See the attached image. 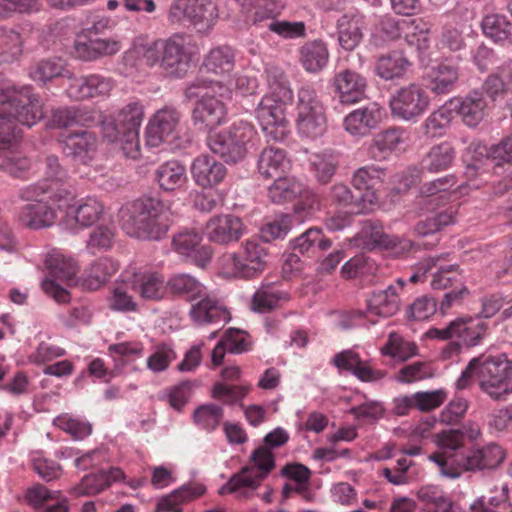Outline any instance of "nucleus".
<instances>
[{"instance_id": "423d86ee", "label": "nucleus", "mask_w": 512, "mask_h": 512, "mask_svg": "<svg viewBox=\"0 0 512 512\" xmlns=\"http://www.w3.org/2000/svg\"><path fill=\"white\" fill-rule=\"evenodd\" d=\"M255 135L253 127L247 122L234 123L228 129L210 133L207 145L210 151L226 163L242 161L248 153V145Z\"/></svg>"}, {"instance_id": "e433bc0d", "label": "nucleus", "mask_w": 512, "mask_h": 512, "mask_svg": "<svg viewBox=\"0 0 512 512\" xmlns=\"http://www.w3.org/2000/svg\"><path fill=\"white\" fill-rule=\"evenodd\" d=\"M329 52L322 40L304 43L299 49V61L304 69L311 73L321 71L327 64Z\"/></svg>"}, {"instance_id": "3c124183", "label": "nucleus", "mask_w": 512, "mask_h": 512, "mask_svg": "<svg viewBox=\"0 0 512 512\" xmlns=\"http://www.w3.org/2000/svg\"><path fill=\"white\" fill-rule=\"evenodd\" d=\"M481 27L484 34L495 42L512 40V21L504 15L492 14L485 16Z\"/></svg>"}, {"instance_id": "f704fd0d", "label": "nucleus", "mask_w": 512, "mask_h": 512, "mask_svg": "<svg viewBox=\"0 0 512 512\" xmlns=\"http://www.w3.org/2000/svg\"><path fill=\"white\" fill-rule=\"evenodd\" d=\"M287 300V294L280 290L275 283L262 284L251 298L250 308L257 313H270L279 308L282 301Z\"/></svg>"}, {"instance_id": "6ab92c4d", "label": "nucleus", "mask_w": 512, "mask_h": 512, "mask_svg": "<svg viewBox=\"0 0 512 512\" xmlns=\"http://www.w3.org/2000/svg\"><path fill=\"white\" fill-rule=\"evenodd\" d=\"M385 169L367 165L358 168L352 176V185L359 194L360 203H364L367 209L377 201L376 189L383 183Z\"/></svg>"}, {"instance_id": "4468645a", "label": "nucleus", "mask_w": 512, "mask_h": 512, "mask_svg": "<svg viewBox=\"0 0 512 512\" xmlns=\"http://www.w3.org/2000/svg\"><path fill=\"white\" fill-rule=\"evenodd\" d=\"M486 330L487 325L483 321L476 322L472 318L459 317L444 328H431L427 335L441 340L457 338L464 345L472 347L480 343Z\"/></svg>"}, {"instance_id": "09e8293b", "label": "nucleus", "mask_w": 512, "mask_h": 512, "mask_svg": "<svg viewBox=\"0 0 512 512\" xmlns=\"http://www.w3.org/2000/svg\"><path fill=\"white\" fill-rule=\"evenodd\" d=\"M339 44L345 50L351 51L358 46L362 39L359 20L355 16L343 15L337 22Z\"/></svg>"}, {"instance_id": "c03bdc74", "label": "nucleus", "mask_w": 512, "mask_h": 512, "mask_svg": "<svg viewBox=\"0 0 512 512\" xmlns=\"http://www.w3.org/2000/svg\"><path fill=\"white\" fill-rule=\"evenodd\" d=\"M291 248L304 254L309 251H325L332 246V241L325 237L322 230L316 227L307 229L290 242Z\"/></svg>"}, {"instance_id": "7ed1b4c3", "label": "nucleus", "mask_w": 512, "mask_h": 512, "mask_svg": "<svg viewBox=\"0 0 512 512\" xmlns=\"http://www.w3.org/2000/svg\"><path fill=\"white\" fill-rule=\"evenodd\" d=\"M266 74L270 93L261 99L255 113L266 135L281 140L285 136V111L286 105L292 101V90L283 71L269 68Z\"/></svg>"}, {"instance_id": "bf43d9fd", "label": "nucleus", "mask_w": 512, "mask_h": 512, "mask_svg": "<svg viewBox=\"0 0 512 512\" xmlns=\"http://www.w3.org/2000/svg\"><path fill=\"white\" fill-rule=\"evenodd\" d=\"M434 376V370L429 362L416 361L403 366L397 372L395 379L402 383H412Z\"/></svg>"}, {"instance_id": "6e6552de", "label": "nucleus", "mask_w": 512, "mask_h": 512, "mask_svg": "<svg viewBox=\"0 0 512 512\" xmlns=\"http://www.w3.org/2000/svg\"><path fill=\"white\" fill-rule=\"evenodd\" d=\"M216 18L217 8L211 0H175L168 11L170 23L192 27L200 34L208 33Z\"/></svg>"}, {"instance_id": "c756f323", "label": "nucleus", "mask_w": 512, "mask_h": 512, "mask_svg": "<svg viewBox=\"0 0 512 512\" xmlns=\"http://www.w3.org/2000/svg\"><path fill=\"white\" fill-rule=\"evenodd\" d=\"M128 285L142 299L150 301L161 300L167 291L163 277L157 272L135 273Z\"/></svg>"}, {"instance_id": "c9c22d12", "label": "nucleus", "mask_w": 512, "mask_h": 512, "mask_svg": "<svg viewBox=\"0 0 512 512\" xmlns=\"http://www.w3.org/2000/svg\"><path fill=\"white\" fill-rule=\"evenodd\" d=\"M404 134L401 128L396 127H391L377 133L370 145L371 157L376 160L386 158L388 154L405 144Z\"/></svg>"}, {"instance_id": "8fccbe9b", "label": "nucleus", "mask_w": 512, "mask_h": 512, "mask_svg": "<svg viewBox=\"0 0 512 512\" xmlns=\"http://www.w3.org/2000/svg\"><path fill=\"white\" fill-rule=\"evenodd\" d=\"M263 480L264 479L260 478L259 474L255 472V467L244 466L238 473L230 477L229 481L220 488L219 493H234L243 488L254 491L260 486Z\"/></svg>"}, {"instance_id": "ddd939ff", "label": "nucleus", "mask_w": 512, "mask_h": 512, "mask_svg": "<svg viewBox=\"0 0 512 512\" xmlns=\"http://www.w3.org/2000/svg\"><path fill=\"white\" fill-rule=\"evenodd\" d=\"M429 104L426 89L416 83L397 89L389 101L392 115L405 121H413L424 114Z\"/></svg>"}, {"instance_id": "7c9ffc66", "label": "nucleus", "mask_w": 512, "mask_h": 512, "mask_svg": "<svg viewBox=\"0 0 512 512\" xmlns=\"http://www.w3.org/2000/svg\"><path fill=\"white\" fill-rule=\"evenodd\" d=\"M226 114L227 110L224 103L211 96L196 102L192 111V120L194 124H201L212 129L224 122Z\"/></svg>"}, {"instance_id": "0eeeda50", "label": "nucleus", "mask_w": 512, "mask_h": 512, "mask_svg": "<svg viewBox=\"0 0 512 512\" xmlns=\"http://www.w3.org/2000/svg\"><path fill=\"white\" fill-rule=\"evenodd\" d=\"M477 362V379L482 392L494 400L508 394V384L512 378V361L505 354L480 355Z\"/></svg>"}, {"instance_id": "473e14b6", "label": "nucleus", "mask_w": 512, "mask_h": 512, "mask_svg": "<svg viewBox=\"0 0 512 512\" xmlns=\"http://www.w3.org/2000/svg\"><path fill=\"white\" fill-rule=\"evenodd\" d=\"M205 491L206 488L201 484L183 485L170 494L161 497L156 504L155 512H182L181 505L183 503L203 495Z\"/></svg>"}, {"instance_id": "9b49d317", "label": "nucleus", "mask_w": 512, "mask_h": 512, "mask_svg": "<svg viewBox=\"0 0 512 512\" xmlns=\"http://www.w3.org/2000/svg\"><path fill=\"white\" fill-rule=\"evenodd\" d=\"M159 44L162 45L160 67L165 75L174 79L184 78L192 62L190 37L185 33L177 32L160 40Z\"/></svg>"}, {"instance_id": "a19ab883", "label": "nucleus", "mask_w": 512, "mask_h": 512, "mask_svg": "<svg viewBox=\"0 0 512 512\" xmlns=\"http://www.w3.org/2000/svg\"><path fill=\"white\" fill-rule=\"evenodd\" d=\"M235 55L229 46H218L210 50L203 61L208 72L216 75L229 74L234 69Z\"/></svg>"}, {"instance_id": "37998d69", "label": "nucleus", "mask_w": 512, "mask_h": 512, "mask_svg": "<svg viewBox=\"0 0 512 512\" xmlns=\"http://www.w3.org/2000/svg\"><path fill=\"white\" fill-rule=\"evenodd\" d=\"M360 236L365 239V245L369 249L385 248L393 249L397 246V238L386 234L382 225L373 220H366L362 223Z\"/></svg>"}, {"instance_id": "1a4fd4ad", "label": "nucleus", "mask_w": 512, "mask_h": 512, "mask_svg": "<svg viewBox=\"0 0 512 512\" xmlns=\"http://www.w3.org/2000/svg\"><path fill=\"white\" fill-rule=\"evenodd\" d=\"M296 112V127L301 136L316 139L325 133V108L313 88L304 86L298 90Z\"/></svg>"}, {"instance_id": "6e6d98bb", "label": "nucleus", "mask_w": 512, "mask_h": 512, "mask_svg": "<svg viewBox=\"0 0 512 512\" xmlns=\"http://www.w3.org/2000/svg\"><path fill=\"white\" fill-rule=\"evenodd\" d=\"M316 180L320 184H327L334 176L338 161L332 152H323L314 155L311 162Z\"/></svg>"}, {"instance_id": "c85d7f7f", "label": "nucleus", "mask_w": 512, "mask_h": 512, "mask_svg": "<svg viewBox=\"0 0 512 512\" xmlns=\"http://www.w3.org/2000/svg\"><path fill=\"white\" fill-rule=\"evenodd\" d=\"M113 87L110 78L93 74L81 78H75L69 85L68 94L76 100H83L95 96L109 94Z\"/></svg>"}, {"instance_id": "603ef678", "label": "nucleus", "mask_w": 512, "mask_h": 512, "mask_svg": "<svg viewBox=\"0 0 512 512\" xmlns=\"http://www.w3.org/2000/svg\"><path fill=\"white\" fill-rule=\"evenodd\" d=\"M459 77L458 67L441 63L432 71L431 89L437 94H445L452 90Z\"/></svg>"}, {"instance_id": "a211bd4d", "label": "nucleus", "mask_w": 512, "mask_h": 512, "mask_svg": "<svg viewBox=\"0 0 512 512\" xmlns=\"http://www.w3.org/2000/svg\"><path fill=\"white\" fill-rule=\"evenodd\" d=\"M333 86L342 104H355L366 98L367 81L358 72L344 69L333 78Z\"/></svg>"}, {"instance_id": "338daca9", "label": "nucleus", "mask_w": 512, "mask_h": 512, "mask_svg": "<svg viewBox=\"0 0 512 512\" xmlns=\"http://www.w3.org/2000/svg\"><path fill=\"white\" fill-rule=\"evenodd\" d=\"M291 228V220L288 215H282L280 218L267 223L260 230V240L263 243H269L276 239L284 238Z\"/></svg>"}, {"instance_id": "e2e57ef3", "label": "nucleus", "mask_w": 512, "mask_h": 512, "mask_svg": "<svg viewBox=\"0 0 512 512\" xmlns=\"http://www.w3.org/2000/svg\"><path fill=\"white\" fill-rule=\"evenodd\" d=\"M417 497L427 509L433 512H436V510H439L441 507H448L449 500H451L436 486H424L420 488Z\"/></svg>"}, {"instance_id": "cd10ccee", "label": "nucleus", "mask_w": 512, "mask_h": 512, "mask_svg": "<svg viewBox=\"0 0 512 512\" xmlns=\"http://www.w3.org/2000/svg\"><path fill=\"white\" fill-rule=\"evenodd\" d=\"M452 112L456 111L469 127H476L484 118L487 103L480 91L474 90L466 97L449 101Z\"/></svg>"}, {"instance_id": "20e7f679", "label": "nucleus", "mask_w": 512, "mask_h": 512, "mask_svg": "<svg viewBox=\"0 0 512 512\" xmlns=\"http://www.w3.org/2000/svg\"><path fill=\"white\" fill-rule=\"evenodd\" d=\"M144 118V107L138 102H130L119 110L115 118L102 123L103 137L118 143L124 154L130 158L140 155L139 130Z\"/></svg>"}, {"instance_id": "49530a36", "label": "nucleus", "mask_w": 512, "mask_h": 512, "mask_svg": "<svg viewBox=\"0 0 512 512\" xmlns=\"http://www.w3.org/2000/svg\"><path fill=\"white\" fill-rule=\"evenodd\" d=\"M156 179L162 189L173 191L185 183L186 169L178 161H168L159 166Z\"/></svg>"}, {"instance_id": "864d4df0", "label": "nucleus", "mask_w": 512, "mask_h": 512, "mask_svg": "<svg viewBox=\"0 0 512 512\" xmlns=\"http://www.w3.org/2000/svg\"><path fill=\"white\" fill-rule=\"evenodd\" d=\"M417 352L418 348L414 342L406 341L394 332L389 334L386 345L381 348L383 355L399 359L402 362L417 355Z\"/></svg>"}, {"instance_id": "4be33fe9", "label": "nucleus", "mask_w": 512, "mask_h": 512, "mask_svg": "<svg viewBox=\"0 0 512 512\" xmlns=\"http://www.w3.org/2000/svg\"><path fill=\"white\" fill-rule=\"evenodd\" d=\"M448 254H441L434 257L425 259L422 263L423 274L437 267V272L433 275L431 286L435 290H442L453 288L457 290L464 285L459 272L457 264L439 265L438 263L443 260Z\"/></svg>"}, {"instance_id": "412c9836", "label": "nucleus", "mask_w": 512, "mask_h": 512, "mask_svg": "<svg viewBox=\"0 0 512 512\" xmlns=\"http://www.w3.org/2000/svg\"><path fill=\"white\" fill-rule=\"evenodd\" d=\"M97 139L95 135L86 130H81L67 135L63 141V153L78 164L87 165L95 154Z\"/></svg>"}, {"instance_id": "f257e3e1", "label": "nucleus", "mask_w": 512, "mask_h": 512, "mask_svg": "<svg viewBox=\"0 0 512 512\" xmlns=\"http://www.w3.org/2000/svg\"><path fill=\"white\" fill-rule=\"evenodd\" d=\"M0 169L21 177L30 168L28 158L8 151L18 135L16 122L31 127L43 117L42 104L30 86H16L0 74Z\"/></svg>"}, {"instance_id": "052dcab7", "label": "nucleus", "mask_w": 512, "mask_h": 512, "mask_svg": "<svg viewBox=\"0 0 512 512\" xmlns=\"http://www.w3.org/2000/svg\"><path fill=\"white\" fill-rule=\"evenodd\" d=\"M63 63L58 58L44 59L31 66L29 75L37 82L46 83L61 75Z\"/></svg>"}, {"instance_id": "f03ea898", "label": "nucleus", "mask_w": 512, "mask_h": 512, "mask_svg": "<svg viewBox=\"0 0 512 512\" xmlns=\"http://www.w3.org/2000/svg\"><path fill=\"white\" fill-rule=\"evenodd\" d=\"M172 213L160 199L141 197L127 202L119 210L122 229L130 237L161 240L172 224Z\"/></svg>"}, {"instance_id": "58836bf2", "label": "nucleus", "mask_w": 512, "mask_h": 512, "mask_svg": "<svg viewBox=\"0 0 512 512\" xmlns=\"http://www.w3.org/2000/svg\"><path fill=\"white\" fill-rule=\"evenodd\" d=\"M400 299L394 286L374 292L368 301V310L381 317L393 316L399 309Z\"/></svg>"}, {"instance_id": "a18cd8bd", "label": "nucleus", "mask_w": 512, "mask_h": 512, "mask_svg": "<svg viewBox=\"0 0 512 512\" xmlns=\"http://www.w3.org/2000/svg\"><path fill=\"white\" fill-rule=\"evenodd\" d=\"M512 85V65H503L496 72L491 73L483 82L482 89L495 101L503 97Z\"/></svg>"}, {"instance_id": "f3484780", "label": "nucleus", "mask_w": 512, "mask_h": 512, "mask_svg": "<svg viewBox=\"0 0 512 512\" xmlns=\"http://www.w3.org/2000/svg\"><path fill=\"white\" fill-rule=\"evenodd\" d=\"M198 299L189 311V316L196 325H213L220 329L231 320L230 312L217 299L206 294Z\"/></svg>"}, {"instance_id": "f8f14e48", "label": "nucleus", "mask_w": 512, "mask_h": 512, "mask_svg": "<svg viewBox=\"0 0 512 512\" xmlns=\"http://www.w3.org/2000/svg\"><path fill=\"white\" fill-rule=\"evenodd\" d=\"M46 265L49 272L48 277L42 282L43 290L58 303L69 302L70 294L59 282L69 286L76 284L77 264L70 258L55 254L47 258Z\"/></svg>"}, {"instance_id": "5701e85b", "label": "nucleus", "mask_w": 512, "mask_h": 512, "mask_svg": "<svg viewBox=\"0 0 512 512\" xmlns=\"http://www.w3.org/2000/svg\"><path fill=\"white\" fill-rule=\"evenodd\" d=\"M382 118L381 109L372 103L350 112L343 121L345 130L354 136H366L375 129Z\"/></svg>"}, {"instance_id": "dca6fc26", "label": "nucleus", "mask_w": 512, "mask_h": 512, "mask_svg": "<svg viewBox=\"0 0 512 512\" xmlns=\"http://www.w3.org/2000/svg\"><path fill=\"white\" fill-rule=\"evenodd\" d=\"M180 119L181 113L173 106H165L159 109L147 125V144L151 147H157L162 142L174 138Z\"/></svg>"}, {"instance_id": "4d7b16f0", "label": "nucleus", "mask_w": 512, "mask_h": 512, "mask_svg": "<svg viewBox=\"0 0 512 512\" xmlns=\"http://www.w3.org/2000/svg\"><path fill=\"white\" fill-rule=\"evenodd\" d=\"M223 418L222 407L213 404H203L197 407L193 413L194 422L207 431L215 430Z\"/></svg>"}, {"instance_id": "de8ad7c7", "label": "nucleus", "mask_w": 512, "mask_h": 512, "mask_svg": "<svg viewBox=\"0 0 512 512\" xmlns=\"http://www.w3.org/2000/svg\"><path fill=\"white\" fill-rule=\"evenodd\" d=\"M103 213V205L96 198L87 197L67 213L81 227H89L96 223Z\"/></svg>"}, {"instance_id": "72a5a7b5", "label": "nucleus", "mask_w": 512, "mask_h": 512, "mask_svg": "<svg viewBox=\"0 0 512 512\" xmlns=\"http://www.w3.org/2000/svg\"><path fill=\"white\" fill-rule=\"evenodd\" d=\"M411 65L401 50H393L379 56L375 65L376 74L384 80L402 78Z\"/></svg>"}, {"instance_id": "a878e982", "label": "nucleus", "mask_w": 512, "mask_h": 512, "mask_svg": "<svg viewBox=\"0 0 512 512\" xmlns=\"http://www.w3.org/2000/svg\"><path fill=\"white\" fill-rule=\"evenodd\" d=\"M191 174L197 185L207 188L221 183L227 174V169L213 157L201 155L193 161Z\"/></svg>"}, {"instance_id": "680f3d73", "label": "nucleus", "mask_w": 512, "mask_h": 512, "mask_svg": "<svg viewBox=\"0 0 512 512\" xmlns=\"http://www.w3.org/2000/svg\"><path fill=\"white\" fill-rule=\"evenodd\" d=\"M452 222L453 217L450 213L440 212L419 221L414 226V232L421 237L433 235L440 231L442 227L447 226Z\"/></svg>"}, {"instance_id": "2eb2a0df", "label": "nucleus", "mask_w": 512, "mask_h": 512, "mask_svg": "<svg viewBox=\"0 0 512 512\" xmlns=\"http://www.w3.org/2000/svg\"><path fill=\"white\" fill-rule=\"evenodd\" d=\"M246 227L243 221L232 214H222L211 217L205 224L204 235L209 241L229 245L238 242Z\"/></svg>"}, {"instance_id": "393cba45", "label": "nucleus", "mask_w": 512, "mask_h": 512, "mask_svg": "<svg viewBox=\"0 0 512 512\" xmlns=\"http://www.w3.org/2000/svg\"><path fill=\"white\" fill-rule=\"evenodd\" d=\"M33 203L26 204L19 212L18 220L26 228L39 230L49 228L55 223L57 213L47 202L33 199Z\"/></svg>"}, {"instance_id": "0e129e2a", "label": "nucleus", "mask_w": 512, "mask_h": 512, "mask_svg": "<svg viewBox=\"0 0 512 512\" xmlns=\"http://www.w3.org/2000/svg\"><path fill=\"white\" fill-rule=\"evenodd\" d=\"M23 39L19 32L13 29L0 28V51L12 60L22 54Z\"/></svg>"}, {"instance_id": "ea45409f", "label": "nucleus", "mask_w": 512, "mask_h": 512, "mask_svg": "<svg viewBox=\"0 0 512 512\" xmlns=\"http://www.w3.org/2000/svg\"><path fill=\"white\" fill-rule=\"evenodd\" d=\"M274 179L273 184L268 187V197L273 203L292 201L304 193L303 184L294 178L281 175Z\"/></svg>"}, {"instance_id": "b1692460", "label": "nucleus", "mask_w": 512, "mask_h": 512, "mask_svg": "<svg viewBox=\"0 0 512 512\" xmlns=\"http://www.w3.org/2000/svg\"><path fill=\"white\" fill-rule=\"evenodd\" d=\"M200 236L194 231L179 232L173 237L175 250L187 257L199 267L203 268L212 257V248L208 245L200 244Z\"/></svg>"}, {"instance_id": "13d9d810", "label": "nucleus", "mask_w": 512, "mask_h": 512, "mask_svg": "<svg viewBox=\"0 0 512 512\" xmlns=\"http://www.w3.org/2000/svg\"><path fill=\"white\" fill-rule=\"evenodd\" d=\"M453 112L450 104L438 108L430 114L423 125L426 135L431 137L441 136L452 120Z\"/></svg>"}, {"instance_id": "2f4dec72", "label": "nucleus", "mask_w": 512, "mask_h": 512, "mask_svg": "<svg viewBox=\"0 0 512 512\" xmlns=\"http://www.w3.org/2000/svg\"><path fill=\"white\" fill-rule=\"evenodd\" d=\"M167 291L174 297L193 302L205 295V286L194 276L177 273L169 277L165 284Z\"/></svg>"}, {"instance_id": "9d476101", "label": "nucleus", "mask_w": 512, "mask_h": 512, "mask_svg": "<svg viewBox=\"0 0 512 512\" xmlns=\"http://www.w3.org/2000/svg\"><path fill=\"white\" fill-rule=\"evenodd\" d=\"M269 253L264 243L258 238L246 240L242 244V252L224 255L223 263L234 277L253 279L266 268Z\"/></svg>"}, {"instance_id": "39448f33", "label": "nucleus", "mask_w": 512, "mask_h": 512, "mask_svg": "<svg viewBox=\"0 0 512 512\" xmlns=\"http://www.w3.org/2000/svg\"><path fill=\"white\" fill-rule=\"evenodd\" d=\"M504 457L505 454L502 447L498 444L490 443L481 448L456 453L450 459H446L440 454L430 455L429 459L440 467L442 475L454 479L460 476L461 470L495 469L502 463Z\"/></svg>"}, {"instance_id": "4c0bfd02", "label": "nucleus", "mask_w": 512, "mask_h": 512, "mask_svg": "<svg viewBox=\"0 0 512 512\" xmlns=\"http://www.w3.org/2000/svg\"><path fill=\"white\" fill-rule=\"evenodd\" d=\"M288 160L282 149L267 147L259 155L257 168L264 178H276L281 176L288 167Z\"/></svg>"}, {"instance_id": "774afa93", "label": "nucleus", "mask_w": 512, "mask_h": 512, "mask_svg": "<svg viewBox=\"0 0 512 512\" xmlns=\"http://www.w3.org/2000/svg\"><path fill=\"white\" fill-rule=\"evenodd\" d=\"M250 461L253 463L251 467H255V472L263 479L269 475L276 465L273 452L264 446H260L252 452Z\"/></svg>"}, {"instance_id": "79ce46f5", "label": "nucleus", "mask_w": 512, "mask_h": 512, "mask_svg": "<svg viewBox=\"0 0 512 512\" xmlns=\"http://www.w3.org/2000/svg\"><path fill=\"white\" fill-rule=\"evenodd\" d=\"M119 263L109 257H101L92 263L88 270L86 285L91 290H97L108 282L119 270Z\"/></svg>"}, {"instance_id": "69168bd1", "label": "nucleus", "mask_w": 512, "mask_h": 512, "mask_svg": "<svg viewBox=\"0 0 512 512\" xmlns=\"http://www.w3.org/2000/svg\"><path fill=\"white\" fill-rule=\"evenodd\" d=\"M176 359V353L167 344H160L147 359V368L154 373H160L168 369L170 363Z\"/></svg>"}, {"instance_id": "bb28decb", "label": "nucleus", "mask_w": 512, "mask_h": 512, "mask_svg": "<svg viewBox=\"0 0 512 512\" xmlns=\"http://www.w3.org/2000/svg\"><path fill=\"white\" fill-rule=\"evenodd\" d=\"M48 194V198L57 204L59 208L69 206L75 194L71 186L65 184H49L38 182L23 188L20 197L24 200H33Z\"/></svg>"}, {"instance_id": "aec40b11", "label": "nucleus", "mask_w": 512, "mask_h": 512, "mask_svg": "<svg viewBox=\"0 0 512 512\" xmlns=\"http://www.w3.org/2000/svg\"><path fill=\"white\" fill-rule=\"evenodd\" d=\"M455 157L454 147L448 142H443L430 148L420 162V169L413 167L410 172L415 179H420L425 172L440 173L452 166Z\"/></svg>"}, {"instance_id": "5fc2aeb1", "label": "nucleus", "mask_w": 512, "mask_h": 512, "mask_svg": "<svg viewBox=\"0 0 512 512\" xmlns=\"http://www.w3.org/2000/svg\"><path fill=\"white\" fill-rule=\"evenodd\" d=\"M357 197L359 194L353 193L351 189L343 184H334L330 189V199L339 206L349 208L351 213H364L367 209L364 203H360Z\"/></svg>"}]
</instances>
